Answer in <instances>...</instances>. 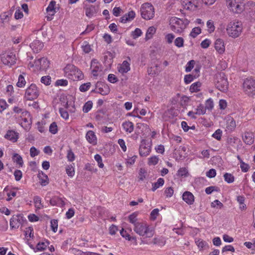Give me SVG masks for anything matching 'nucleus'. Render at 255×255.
I'll return each instance as SVG.
<instances>
[{
    "instance_id": "nucleus-1",
    "label": "nucleus",
    "mask_w": 255,
    "mask_h": 255,
    "mask_svg": "<svg viewBox=\"0 0 255 255\" xmlns=\"http://www.w3.org/2000/svg\"><path fill=\"white\" fill-rule=\"evenodd\" d=\"M134 231L144 238H151L154 234L153 228L145 222H139L133 228Z\"/></svg>"
},
{
    "instance_id": "nucleus-2",
    "label": "nucleus",
    "mask_w": 255,
    "mask_h": 255,
    "mask_svg": "<svg viewBox=\"0 0 255 255\" xmlns=\"http://www.w3.org/2000/svg\"><path fill=\"white\" fill-rule=\"evenodd\" d=\"M64 76L73 81L82 80L84 75L81 70L72 64L67 65L64 69Z\"/></svg>"
},
{
    "instance_id": "nucleus-3",
    "label": "nucleus",
    "mask_w": 255,
    "mask_h": 255,
    "mask_svg": "<svg viewBox=\"0 0 255 255\" xmlns=\"http://www.w3.org/2000/svg\"><path fill=\"white\" fill-rule=\"evenodd\" d=\"M171 29L175 33H181L189 23L186 18L181 19L177 17H172L169 20Z\"/></svg>"
},
{
    "instance_id": "nucleus-4",
    "label": "nucleus",
    "mask_w": 255,
    "mask_h": 255,
    "mask_svg": "<svg viewBox=\"0 0 255 255\" xmlns=\"http://www.w3.org/2000/svg\"><path fill=\"white\" fill-rule=\"evenodd\" d=\"M243 25L241 21L234 20L228 23L226 30L228 35L232 38H237L242 33Z\"/></svg>"
},
{
    "instance_id": "nucleus-5",
    "label": "nucleus",
    "mask_w": 255,
    "mask_h": 255,
    "mask_svg": "<svg viewBox=\"0 0 255 255\" xmlns=\"http://www.w3.org/2000/svg\"><path fill=\"white\" fill-rule=\"evenodd\" d=\"M142 18L145 20H150L154 16V8L153 5L148 2L143 3L140 9Z\"/></svg>"
},
{
    "instance_id": "nucleus-6",
    "label": "nucleus",
    "mask_w": 255,
    "mask_h": 255,
    "mask_svg": "<svg viewBox=\"0 0 255 255\" xmlns=\"http://www.w3.org/2000/svg\"><path fill=\"white\" fill-rule=\"evenodd\" d=\"M228 8L233 12L240 13L244 9L243 0H226Z\"/></svg>"
},
{
    "instance_id": "nucleus-7",
    "label": "nucleus",
    "mask_w": 255,
    "mask_h": 255,
    "mask_svg": "<svg viewBox=\"0 0 255 255\" xmlns=\"http://www.w3.org/2000/svg\"><path fill=\"white\" fill-rule=\"evenodd\" d=\"M39 95V91L36 85L31 84L25 90L24 99L32 101L36 99Z\"/></svg>"
},
{
    "instance_id": "nucleus-8",
    "label": "nucleus",
    "mask_w": 255,
    "mask_h": 255,
    "mask_svg": "<svg viewBox=\"0 0 255 255\" xmlns=\"http://www.w3.org/2000/svg\"><path fill=\"white\" fill-rule=\"evenodd\" d=\"M243 88L248 95H255V80L252 78L246 79L243 84Z\"/></svg>"
},
{
    "instance_id": "nucleus-9",
    "label": "nucleus",
    "mask_w": 255,
    "mask_h": 255,
    "mask_svg": "<svg viewBox=\"0 0 255 255\" xmlns=\"http://www.w3.org/2000/svg\"><path fill=\"white\" fill-rule=\"evenodd\" d=\"M1 60L3 64L8 66H11L15 64L16 57L13 52H8L3 53L1 55Z\"/></svg>"
},
{
    "instance_id": "nucleus-10",
    "label": "nucleus",
    "mask_w": 255,
    "mask_h": 255,
    "mask_svg": "<svg viewBox=\"0 0 255 255\" xmlns=\"http://www.w3.org/2000/svg\"><path fill=\"white\" fill-rule=\"evenodd\" d=\"M151 142L145 139H142L139 147V153L140 156L146 157L151 151Z\"/></svg>"
},
{
    "instance_id": "nucleus-11",
    "label": "nucleus",
    "mask_w": 255,
    "mask_h": 255,
    "mask_svg": "<svg viewBox=\"0 0 255 255\" xmlns=\"http://www.w3.org/2000/svg\"><path fill=\"white\" fill-rule=\"evenodd\" d=\"M30 66L35 67L37 70L45 71L49 66V62L47 58L43 57L35 60L34 64H31Z\"/></svg>"
},
{
    "instance_id": "nucleus-12",
    "label": "nucleus",
    "mask_w": 255,
    "mask_h": 255,
    "mask_svg": "<svg viewBox=\"0 0 255 255\" xmlns=\"http://www.w3.org/2000/svg\"><path fill=\"white\" fill-rule=\"evenodd\" d=\"M216 88L222 92H226L228 89V82L224 74H220L217 78Z\"/></svg>"
},
{
    "instance_id": "nucleus-13",
    "label": "nucleus",
    "mask_w": 255,
    "mask_h": 255,
    "mask_svg": "<svg viewBox=\"0 0 255 255\" xmlns=\"http://www.w3.org/2000/svg\"><path fill=\"white\" fill-rule=\"evenodd\" d=\"M96 92L102 95H107L110 92L109 86L106 83L98 82L96 84Z\"/></svg>"
},
{
    "instance_id": "nucleus-14",
    "label": "nucleus",
    "mask_w": 255,
    "mask_h": 255,
    "mask_svg": "<svg viewBox=\"0 0 255 255\" xmlns=\"http://www.w3.org/2000/svg\"><path fill=\"white\" fill-rule=\"evenodd\" d=\"M181 3L184 9L194 10L197 6L198 1L197 0H181Z\"/></svg>"
},
{
    "instance_id": "nucleus-15",
    "label": "nucleus",
    "mask_w": 255,
    "mask_h": 255,
    "mask_svg": "<svg viewBox=\"0 0 255 255\" xmlns=\"http://www.w3.org/2000/svg\"><path fill=\"white\" fill-rule=\"evenodd\" d=\"M66 198L64 197H60L58 196H54L50 200V204L53 206H56L59 207H63L65 205Z\"/></svg>"
},
{
    "instance_id": "nucleus-16",
    "label": "nucleus",
    "mask_w": 255,
    "mask_h": 255,
    "mask_svg": "<svg viewBox=\"0 0 255 255\" xmlns=\"http://www.w3.org/2000/svg\"><path fill=\"white\" fill-rule=\"evenodd\" d=\"M17 189V188H13L8 186H7L4 188L3 193L5 194L8 197L6 199L7 201H9L13 197H14L16 195Z\"/></svg>"
},
{
    "instance_id": "nucleus-17",
    "label": "nucleus",
    "mask_w": 255,
    "mask_h": 255,
    "mask_svg": "<svg viewBox=\"0 0 255 255\" xmlns=\"http://www.w3.org/2000/svg\"><path fill=\"white\" fill-rule=\"evenodd\" d=\"M215 48L219 54H223L225 50L224 41L223 39L218 38L215 42Z\"/></svg>"
},
{
    "instance_id": "nucleus-18",
    "label": "nucleus",
    "mask_w": 255,
    "mask_h": 255,
    "mask_svg": "<svg viewBox=\"0 0 255 255\" xmlns=\"http://www.w3.org/2000/svg\"><path fill=\"white\" fill-rule=\"evenodd\" d=\"M55 6H56V2L55 1L52 0L50 2L48 6L46 8V11L49 13L51 16H48L47 17V19L48 20H51L52 19V16L54 15L56 13L55 10Z\"/></svg>"
},
{
    "instance_id": "nucleus-19",
    "label": "nucleus",
    "mask_w": 255,
    "mask_h": 255,
    "mask_svg": "<svg viewBox=\"0 0 255 255\" xmlns=\"http://www.w3.org/2000/svg\"><path fill=\"white\" fill-rule=\"evenodd\" d=\"M226 122V128L228 131L234 130L236 127V123L234 119L231 116H227L225 118Z\"/></svg>"
},
{
    "instance_id": "nucleus-20",
    "label": "nucleus",
    "mask_w": 255,
    "mask_h": 255,
    "mask_svg": "<svg viewBox=\"0 0 255 255\" xmlns=\"http://www.w3.org/2000/svg\"><path fill=\"white\" fill-rule=\"evenodd\" d=\"M30 46L33 52L37 53L43 48L44 44L41 41L35 40L30 44Z\"/></svg>"
},
{
    "instance_id": "nucleus-21",
    "label": "nucleus",
    "mask_w": 255,
    "mask_h": 255,
    "mask_svg": "<svg viewBox=\"0 0 255 255\" xmlns=\"http://www.w3.org/2000/svg\"><path fill=\"white\" fill-rule=\"evenodd\" d=\"M182 199L188 205H192L194 202V196L189 191H185L183 194Z\"/></svg>"
},
{
    "instance_id": "nucleus-22",
    "label": "nucleus",
    "mask_w": 255,
    "mask_h": 255,
    "mask_svg": "<svg viewBox=\"0 0 255 255\" xmlns=\"http://www.w3.org/2000/svg\"><path fill=\"white\" fill-rule=\"evenodd\" d=\"M86 138L87 141L93 145H95L97 144V136L93 131L89 130L87 131L86 134Z\"/></svg>"
},
{
    "instance_id": "nucleus-23",
    "label": "nucleus",
    "mask_w": 255,
    "mask_h": 255,
    "mask_svg": "<svg viewBox=\"0 0 255 255\" xmlns=\"http://www.w3.org/2000/svg\"><path fill=\"white\" fill-rule=\"evenodd\" d=\"M4 137L13 142H16L18 137V133L14 130H10L7 131Z\"/></svg>"
},
{
    "instance_id": "nucleus-24",
    "label": "nucleus",
    "mask_w": 255,
    "mask_h": 255,
    "mask_svg": "<svg viewBox=\"0 0 255 255\" xmlns=\"http://www.w3.org/2000/svg\"><path fill=\"white\" fill-rule=\"evenodd\" d=\"M243 140L247 144H252L254 142V133L252 132H246L243 136Z\"/></svg>"
},
{
    "instance_id": "nucleus-25",
    "label": "nucleus",
    "mask_w": 255,
    "mask_h": 255,
    "mask_svg": "<svg viewBox=\"0 0 255 255\" xmlns=\"http://www.w3.org/2000/svg\"><path fill=\"white\" fill-rule=\"evenodd\" d=\"M91 69L92 73L94 76L98 75V72L101 70L100 64L96 60H93L91 61Z\"/></svg>"
},
{
    "instance_id": "nucleus-26",
    "label": "nucleus",
    "mask_w": 255,
    "mask_h": 255,
    "mask_svg": "<svg viewBox=\"0 0 255 255\" xmlns=\"http://www.w3.org/2000/svg\"><path fill=\"white\" fill-rule=\"evenodd\" d=\"M122 127L124 131L128 133L132 132L134 129L133 124L129 121H125L123 123Z\"/></svg>"
},
{
    "instance_id": "nucleus-27",
    "label": "nucleus",
    "mask_w": 255,
    "mask_h": 255,
    "mask_svg": "<svg viewBox=\"0 0 255 255\" xmlns=\"http://www.w3.org/2000/svg\"><path fill=\"white\" fill-rule=\"evenodd\" d=\"M118 69L119 72L123 74L130 70V65L127 61H124L123 63L118 66Z\"/></svg>"
},
{
    "instance_id": "nucleus-28",
    "label": "nucleus",
    "mask_w": 255,
    "mask_h": 255,
    "mask_svg": "<svg viewBox=\"0 0 255 255\" xmlns=\"http://www.w3.org/2000/svg\"><path fill=\"white\" fill-rule=\"evenodd\" d=\"M135 15V12L133 11H129L121 18V22L125 23L131 21L134 18Z\"/></svg>"
},
{
    "instance_id": "nucleus-29",
    "label": "nucleus",
    "mask_w": 255,
    "mask_h": 255,
    "mask_svg": "<svg viewBox=\"0 0 255 255\" xmlns=\"http://www.w3.org/2000/svg\"><path fill=\"white\" fill-rule=\"evenodd\" d=\"M71 254L74 255H101L99 254L90 252H84L77 249H71L70 250Z\"/></svg>"
},
{
    "instance_id": "nucleus-30",
    "label": "nucleus",
    "mask_w": 255,
    "mask_h": 255,
    "mask_svg": "<svg viewBox=\"0 0 255 255\" xmlns=\"http://www.w3.org/2000/svg\"><path fill=\"white\" fill-rule=\"evenodd\" d=\"M38 177L39 179V182L42 186H46L49 183L48 176L44 173L43 172H39Z\"/></svg>"
},
{
    "instance_id": "nucleus-31",
    "label": "nucleus",
    "mask_w": 255,
    "mask_h": 255,
    "mask_svg": "<svg viewBox=\"0 0 255 255\" xmlns=\"http://www.w3.org/2000/svg\"><path fill=\"white\" fill-rule=\"evenodd\" d=\"M49 242L47 240H44L42 242H39L36 245V252H42L44 251L47 247L49 245Z\"/></svg>"
},
{
    "instance_id": "nucleus-32",
    "label": "nucleus",
    "mask_w": 255,
    "mask_h": 255,
    "mask_svg": "<svg viewBox=\"0 0 255 255\" xmlns=\"http://www.w3.org/2000/svg\"><path fill=\"white\" fill-rule=\"evenodd\" d=\"M96 14V9L95 6L90 5L86 7L85 14L89 18H91L92 17L95 15Z\"/></svg>"
},
{
    "instance_id": "nucleus-33",
    "label": "nucleus",
    "mask_w": 255,
    "mask_h": 255,
    "mask_svg": "<svg viewBox=\"0 0 255 255\" xmlns=\"http://www.w3.org/2000/svg\"><path fill=\"white\" fill-rule=\"evenodd\" d=\"M9 20V16L6 12H3L0 15V27H4Z\"/></svg>"
},
{
    "instance_id": "nucleus-34",
    "label": "nucleus",
    "mask_w": 255,
    "mask_h": 255,
    "mask_svg": "<svg viewBox=\"0 0 255 255\" xmlns=\"http://www.w3.org/2000/svg\"><path fill=\"white\" fill-rule=\"evenodd\" d=\"M12 160L19 167H22L23 165V161L22 157L17 153L13 154Z\"/></svg>"
},
{
    "instance_id": "nucleus-35",
    "label": "nucleus",
    "mask_w": 255,
    "mask_h": 255,
    "mask_svg": "<svg viewBox=\"0 0 255 255\" xmlns=\"http://www.w3.org/2000/svg\"><path fill=\"white\" fill-rule=\"evenodd\" d=\"M196 244L200 250H207L209 248L208 243L203 241L202 240L199 239L196 241Z\"/></svg>"
},
{
    "instance_id": "nucleus-36",
    "label": "nucleus",
    "mask_w": 255,
    "mask_h": 255,
    "mask_svg": "<svg viewBox=\"0 0 255 255\" xmlns=\"http://www.w3.org/2000/svg\"><path fill=\"white\" fill-rule=\"evenodd\" d=\"M156 28L154 26L149 27L146 32L145 39L146 40H148L152 38L153 35L156 32Z\"/></svg>"
},
{
    "instance_id": "nucleus-37",
    "label": "nucleus",
    "mask_w": 255,
    "mask_h": 255,
    "mask_svg": "<svg viewBox=\"0 0 255 255\" xmlns=\"http://www.w3.org/2000/svg\"><path fill=\"white\" fill-rule=\"evenodd\" d=\"M164 180L162 178H159L157 179V182L152 184V191H155L156 189L164 185Z\"/></svg>"
},
{
    "instance_id": "nucleus-38",
    "label": "nucleus",
    "mask_w": 255,
    "mask_h": 255,
    "mask_svg": "<svg viewBox=\"0 0 255 255\" xmlns=\"http://www.w3.org/2000/svg\"><path fill=\"white\" fill-rule=\"evenodd\" d=\"M33 202L35 207L37 209H41L43 207V206L41 203V198L40 197L37 196H35L33 198Z\"/></svg>"
},
{
    "instance_id": "nucleus-39",
    "label": "nucleus",
    "mask_w": 255,
    "mask_h": 255,
    "mask_svg": "<svg viewBox=\"0 0 255 255\" xmlns=\"http://www.w3.org/2000/svg\"><path fill=\"white\" fill-rule=\"evenodd\" d=\"M19 225L18 218L17 217H12L10 220V227L11 228H17Z\"/></svg>"
},
{
    "instance_id": "nucleus-40",
    "label": "nucleus",
    "mask_w": 255,
    "mask_h": 255,
    "mask_svg": "<svg viewBox=\"0 0 255 255\" xmlns=\"http://www.w3.org/2000/svg\"><path fill=\"white\" fill-rule=\"evenodd\" d=\"M201 86V83L200 82H195L190 86L189 90L192 93L197 92L200 91Z\"/></svg>"
},
{
    "instance_id": "nucleus-41",
    "label": "nucleus",
    "mask_w": 255,
    "mask_h": 255,
    "mask_svg": "<svg viewBox=\"0 0 255 255\" xmlns=\"http://www.w3.org/2000/svg\"><path fill=\"white\" fill-rule=\"evenodd\" d=\"M195 112L197 115H201L205 114L206 111L204 108V105L202 104H200L195 109Z\"/></svg>"
},
{
    "instance_id": "nucleus-42",
    "label": "nucleus",
    "mask_w": 255,
    "mask_h": 255,
    "mask_svg": "<svg viewBox=\"0 0 255 255\" xmlns=\"http://www.w3.org/2000/svg\"><path fill=\"white\" fill-rule=\"evenodd\" d=\"M121 235L126 240L128 241H130L131 240H135V239L133 237H131L129 234L127 230H125L124 229H122L120 231Z\"/></svg>"
},
{
    "instance_id": "nucleus-43",
    "label": "nucleus",
    "mask_w": 255,
    "mask_h": 255,
    "mask_svg": "<svg viewBox=\"0 0 255 255\" xmlns=\"http://www.w3.org/2000/svg\"><path fill=\"white\" fill-rule=\"evenodd\" d=\"M128 220L130 223L133 225L134 227L139 222L137 221V214L133 213L128 216Z\"/></svg>"
},
{
    "instance_id": "nucleus-44",
    "label": "nucleus",
    "mask_w": 255,
    "mask_h": 255,
    "mask_svg": "<svg viewBox=\"0 0 255 255\" xmlns=\"http://www.w3.org/2000/svg\"><path fill=\"white\" fill-rule=\"evenodd\" d=\"M137 158V155H133L132 156H128L126 158V164L127 166H131L133 165Z\"/></svg>"
},
{
    "instance_id": "nucleus-45",
    "label": "nucleus",
    "mask_w": 255,
    "mask_h": 255,
    "mask_svg": "<svg viewBox=\"0 0 255 255\" xmlns=\"http://www.w3.org/2000/svg\"><path fill=\"white\" fill-rule=\"evenodd\" d=\"M26 84V81L25 80L24 77L22 75H20L18 76V81L16 83V85L18 87L22 88Z\"/></svg>"
},
{
    "instance_id": "nucleus-46",
    "label": "nucleus",
    "mask_w": 255,
    "mask_h": 255,
    "mask_svg": "<svg viewBox=\"0 0 255 255\" xmlns=\"http://www.w3.org/2000/svg\"><path fill=\"white\" fill-rule=\"evenodd\" d=\"M93 107V103L91 101H89L86 102L83 107V111L87 113L89 112Z\"/></svg>"
},
{
    "instance_id": "nucleus-47",
    "label": "nucleus",
    "mask_w": 255,
    "mask_h": 255,
    "mask_svg": "<svg viewBox=\"0 0 255 255\" xmlns=\"http://www.w3.org/2000/svg\"><path fill=\"white\" fill-rule=\"evenodd\" d=\"M13 110L15 113L20 114L21 116H28V112L22 108L14 107Z\"/></svg>"
},
{
    "instance_id": "nucleus-48",
    "label": "nucleus",
    "mask_w": 255,
    "mask_h": 255,
    "mask_svg": "<svg viewBox=\"0 0 255 255\" xmlns=\"http://www.w3.org/2000/svg\"><path fill=\"white\" fill-rule=\"evenodd\" d=\"M20 118H21V120L24 123V125H23V123H21V125L22 127H27V126L30 125V122L28 120V119L30 118V114L28 113V116H20Z\"/></svg>"
},
{
    "instance_id": "nucleus-49",
    "label": "nucleus",
    "mask_w": 255,
    "mask_h": 255,
    "mask_svg": "<svg viewBox=\"0 0 255 255\" xmlns=\"http://www.w3.org/2000/svg\"><path fill=\"white\" fill-rule=\"evenodd\" d=\"M206 25L207 27V30L209 33H212L215 30V27L214 26V23L213 20H208Z\"/></svg>"
},
{
    "instance_id": "nucleus-50",
    "label": "nucleus",
    "mask_w": 255,
    "mask_h": 255,
    "mask_svg": "<svg viewBox=\"0 0 255 255\" xmlns=\"http://www.w3.org/2000/svg\"><path fill=\"white\" fill-rule=\"evenodd\" d=\"M195 78H196V76L193 74L186 75L184 78V83L186 84H188L192 82Z\"/></svg>"
},
{
    "instance_id": "nucleus-51",
    "label": "nucleus",
    "mask_w": 255,
    "mask_h": 255,
    "mask_svg": "<svg viewBox=\"0 0 255 255\" xmlns=\"http://www.w3.org/2000/svg\"><path fill=\"white\" fill-rule=\"evenodd\" d=\"M94 159L97 161L98 165L100 168H103L104 167V164L103 162L102 158L100 155L98 154L95 155Z\"/></svg>"
},
{
    "instance_id": "nucleus-52",
    "label": "nucleus",
    "mask_w": 255,
    "mask_h": 255,
    "mask_svg": "<svg viewBox=\"0 0 255 255\" xmlns=\"http://www.w3.org/2000/svg\"><path fill=\"white\" fill-rule=\"evenodd\" d=\"M201 32V29L199 27H196L193 28L190 34V35L193 38H195Z\"/></svg>"
},
{
    "instance_id": "nucleus-53",
    "label": "nucleus",
    "mask_w": 255,
    "mask_h": 255,
    "mask_svg": "<svg viewBox=\"0 0 255 255\" xmlns=\"http://www.w3.org/2000/svg\"><path fill=\"white\" fill-rule=\"evenodd\" d=\"M224 177L225 181L228 183H233L235 180L234 176L231 173H226L224 175Z\"/></svg>"
},
{
    "instance_id": "nucleus-54",
    "label": "nucleus",
    "mask_w": 255,
    "mask_h": 255,
    "mask_svg": "<svg viewBox=\"0 0 255 255\" xmlns=\"http://www.w3.org/2000/svg\"><path fill=\"white\" fill-rule=\"evenodd\" d=\"M66 172L70 177H73L75 175L74 168L72 165H68L66 167Z\"/></svg>"
},
{
    "instance_id": "nucleus-55",
    "label": "nucleus",
    "mask_w": 255,
    "mask_h": 255,
    "mask_svg": "<svg viewBox=\"0 0 255 255\" xmlns=\"http://www.w3.org/2000/svg\"><path fill=\"white\" fill-rule=\"evenodd\" d=\"M83 51L86 53H89L92 50L90 45L87 41H84L82 45Z\"/></svg>"
},
{
    "instance_id": "nucleus-56",
    "label": "nucleus",
    "mask_w": 255,
    "mask_h": 255,
    "mask_svg": "<svg viewBox=\"0 0 255 255\" xmlns=\"http://www.w3.org/2000/svg\"><path fill=\"white\" fill-rule=\"evenodd\" d=\"M174 44L178 48H180L184 45V39L181 37L176 38L174 40Z\"/></svg>"
},
{
    "instance_id": "nucleus-57",
    "label": "nucleus",
    "mask_w": 255,
    "mask_h": 255,
    "mask_svg": "<svg viewBox=\"0 0 255 255\" xmlns=\"http://www.w3.org/2000/svg\"><path fill=\"white\" fill-rule=\"evenodd\" d=\"M195 63V62L193 60L189 61L186 65L185 71L186 72H190L193 68Z\"/></svg>"
},
{
    "instance_id": "nucleus-58",
    "label": "nucleus",
    "mask_w": 255,
    "mask_h": 255,
    "mask_svg": "<svg viewBox=\"0 0 255 255\" xmlns=\"http://www.w3.org/2000/svg\"><path fill=\"white\" fill-rule=\"evenodd\" d=\"M214 107V103L213 100L211 98L206 100L205 103V106L204 107L206 110H211Z\"/></svg>"
},
{
    "instance_id": "nucleus-59",
    "label": "nucleus",
    "mask_w": 255,
    "mask_h": 255,
    "mask_svg": "<svg viewBox=\"0 0 255 255\" xmlns=\"http://www.w3.org/2000/svg\"><path fill=\"white\" fill-rule=\"evenodd\" d=\"M188 175L187 169L185 167L180 168L177 171V175L180 177H186Z\"/></svg>"
},
{
    "instance_id": "nucleus-60",
    "label": "nucleus",
    "mask_w": 255,
    "mask_h": 255,
    "mask_svg": "<svg viewBox=\"0 0 255 255\" xmlns=\"http://www.w3.org/2000/svg\"><path fill=\"white\" fill-rule=\"evenodd\" d=\"M49 131L52 134H56L58 131V127L55 122H53L49 126Z\"/></svg>"
},
{
    "instance_id": "nucleus-61",
    "label": "nucleus",
    "mask_w": 255,
    "mask_h": 255,
    "mask_svg": "<svg viewBox=\"0 0 255 255\" xmlns=\"http://www.w3.org/2000/svg\"><path fill=\"white\" fill-rule=\"evenodd\" d=\"M222 135V130L220 129H218L213 133L212 136L217 140H220L221 139Z\"/></svg>"
},
{
    "instance_id": "nucleus-62",
    "label": "nucleus",
    "mask_w": 255,
    "mask_h": 255,
    "mask_svg": "<svg viewBox=\"0 0 255 255\" xmlns=\"http://www.w3.org/2000/svg\"><path fill=\"white\" fill-rule=\"evenodd\" d=\"M91 83L88 82L81 85L79 87V90L82 92L87 91L91 87Z\"/></svg>"
},
{
    "instance_id": "nucleus-63",
    "label": "nucleus",
    "mask_w": 255,
    "mask_h": 255,
    "mask_svg": "<svg viewBox=\"0 0 255 255\" xmlns=\"http://www.w3.org/2000/svg\"><path fill=\"white\" fill-rule=\"evenodd\" d=\"M159 159L156 156H152L148 158V164L149 165H155L158 162Z\"/></svg>"
},
{
    "instance_id": "nucleus-64",
    "label": "nucleus",
    "mask_w": 255,
    "mask_h": 255,
    "mask_svg": "<svg viewBox=\"0 0 255 255\" xmlns=\"http://www.w3.org/2000/svg\"><path fill=\"white\" fill-rule=\"evenodd\" d=\"M66 157H67L68 160L70 162L73 161L75 159V154L71 149H69L67 151V154Z\"/></svg>"
}]
</instances>
